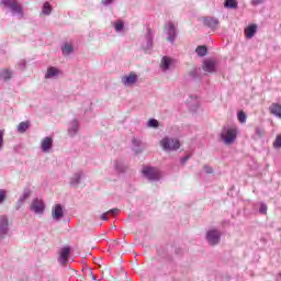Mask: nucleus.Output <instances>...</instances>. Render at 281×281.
Masks as SVG:
<instances>
[{
    "label": "nucleus",
    "mask_w": 281,
    "mask_h": 281,
    "mask_svg": "<svg viewBox=\"0 0 281 281\" xmlns=\"http://www.w3.org/2000/svg\"><path fill=\"white\" fill-rule=\"evenodd\" d=\"M0 5L4 8V10H10L13 16H20L23 19V7L19 3V0H1Z\"/></svg>",
    "instance_id": "obj_1"
},
{
    "label": "nucleus",
    "mask_w": 281,
    "mask_h": 281,
    "mask_svg": "<svg viewBox=\"0 0 281 281\" xmlns=\"http://www.w3.org/2000/svg\"><path fill=\"white\" fill-rule=\"evenodd\" d=\"M236 137H238V128L236 127H224L221 133V138L226 144V146H231L236 142Z\"/></svg>",
    "instance_id": "obj_2"
},
{
    "label": "nucleus",
    "mask_w": 281,
    "mask_h": 281,
    "mask_svg": "<svg viewBox=\"0 0 281 281\" xmlns=\"http://www.w3.org/2000/svg\"><path fill=\"white\" fill-rule=\"evenodd\" d=\"M160 146L164 150H179L181 143L177 138L165 137L160 140Z\"/></svg>",
    "instance_id": "obj_3"
},
{
    "label": "nucleus",
    "mask_w": 281,
    "mask_h": 281,
    "mask_svg": "<svg viewBox=\"0 0 281 281\" xmlns=\"http://www.w3.org/2000/svg\"><path fill=\"white\" fill-rule=\"evenodd\" d=\"M142 172L148 181H159L161 179V172L155 167H144Z\"/></svg>",
    "instance_id": "obj_4"
},
{
    "label": "nucleus",
    "mask_w": 281,
    "mask_h": 281,
    "mask_svg": "<svg viewBox=\"0 0 281 281\" xmlns=\"http://www.w3.org/2000/svg\"><path fill=\"white\" fill-rule=\"evenodd\" d=\"M137 74L135 72H130L128 75H124L123 77H121V82L123 85V87H135V85H137Z\"/></svg>",
    "instance_id": "obj_5"
},
{
    "label": "nucleus",
    "mask_w": 281,
    "mask_h": 281,
    "mask_svg": "<svg viewBox=\"0 0 281 281\" xmlns=\"http://www.w3.org/2000/svg\"><path fill=\"white\" fill-rule=\"evenodd\" d=\"M10 233V223L5 215L0 216V240H3Z\"/></svg>",
    "instance_id": "obj_6"
},
{
    "label": "nucleus",
    "mask_w": 281,
    "mask_h": 281,
    "mask_svg": "<svg viewBox=\"0 0 281 281\" xmlns=\"http://www.w3.org/2000/svg\"><path fill=\"white\" fill-rule=\"evenodd\" d=\"M31 210L35 214H44V212H45V202H43V200H41L38 198L33 199V201L31 203Z\"/></svg>",
    "instance_id": "obj_7"
},
{
    "label": "nucleus",
    "mask_w": 281,
    "mask_h": 281,
    "mask_svg": "<svg viewBox=\"0 0 281 281\" xmlns=\"http://www.w3.org/2000/svg\"><path fill=\"white\" fill-rule=\"evenodd\" d=\"M85 177V172L79 170L72 175L69 181L70 188H78L80 183H82V178Z\"/></svg>",
    "instance_id": "obj_8"
},
{
    "label": "nucleus",
    "mask_w": 281,
    "mask_h": 281,
    "mask_svg": "<svg viewBox=\"0 0 281 281\" xmlns=\"http://www.w3.org/2000/svg\"><path fill=\"white\" fill-rule=\"evenodd\" d=\"M80 131V122L78 120H72L68 123V135L69 137H76Z\"/></svg>",
    "instance_id": "obj_9"
},
{
    "label": "nucleus",
    "mask_w": 281,
    "mask_h": 281,
    "mask_svg": "<svg viewBox=\"0 0 281 281\" xmlns=\"http://www.w3.org/2000/svg\"><path fill=\"white\" fill-rule=\"evenodd\" d=\"M167 30V41L169 43H175V38H177V29L175 27V23L169 22L166 26Z\"/></svg>",
    "instance_id": "obj_10"
},
{
    "label": "nucleus",
    "mask_w": 281,
    "mask_h": 281,
    "mask_svg": "<svg viewBox=\"0 0 281 281\" xmlns=\"http://www.w3.org/2000/svg\"><path fill=\"white\" fill-rule=\"evenodd\" d=\"M202 69H203V71H205V74H215L216 72V61H214V59L204 60Z\"/></svg>",
    "instance_id": "obj_11"
},
{
    "label": "nucleus",
    "mask_w": 281,
    "mask_h": 281,
    "mask_svg": "<svg viewBox=\"0 0 281 281\" xmlns=\"http://www.w3.org/2000/svg\"><path fill=\"white\" fill-rule=\"evenodd\" d=\"M206 239L209 240L210 245H218L221 241V233H218V231H210L206 234Z\"/></svg>",
    "instance_id": "obj_12"
},
{
    "label": "nucleus",
    "mask_w": 281,
    "mask_h": 281,
    "mask_svg": "<svg viewBox=\"0 0 281 281\" xmlns=\"http://www.w3.org/2000/svg\"><path fill=\"white\" fill-rule=\"evenodd\" d=\"M53 147L54 139L49 136L44 137L41 144L42 153H49V150H52Z\"/></svg>",
    "instance_id": "obj_13"
},
{
    "label": "nucleus",
    "mask_w": 281,
    "mask_h": 281,
    "mask_svg": "<svg viewBox=\"0 0 281 281\" xmlns=\"http://www.w3.org/2000/svg\"><path fill=\"white\" fill-rule=\"evenodd\" d=\"M52 216H53V221H60V218L65 216V211H63L61 204H56L55 206H53Z\"/></svg>",
    "instance_id": "obj_14"
},
{
    "label": "nucleus",
    "mask_w": 281,
    "mask_h": 281,
    "mask_svg": "<svg viewBox=\"0 0 281 281\" xmlns=\"http://www.w3.org/2000/svg\"><path fill=\"white\" fill-rule=\"evenodd\" d=\"M176 60L171 57L165 56L161 58L160 68L162 71H168L171 67H173Z\"/></svg>",
    "instance_id": "obj_15"
},
{
    "label": "nucleus",
    "mask_w": 281,
    "mask_h": 281,
    "mask_svg": "<svg viewBox=\"0 0 281 281\" xmlns=\"http://www.w3.org/2000/svg\"><path fill=\"white\" fill-rule=\"evenodd\" d=\"M13 76H14V70L10 68H2L0 70V80H4V82L12 80Z\"/></svg>",
    "instance_id": "obj_16"
},
{
    "label": "nucleus",
    "mask_w": 281,
    "mask_h": 281,
    "mask_svg": "<svg viewBox=\"0 0 281 281\" xmlns=\"http://www.w3.org/2000/svg\"><path fill=\"white\" fill-rule=\"evenodd\" d=\"M131 150H132V153H134V155H139V153H142V139L140 138L134 137L132 139Z\"/></svg>",
    "instance_id": "obj_17"
},
{
    "label": "nucleus",
    "mask_w": 281,
    "mask_h": 281,
    "mask_svg": "<svg viewBox=\"0 0 281 281\" xmlns=\"http://www.w3.org/2000/svg\"><path fill=\"white\" fill-rule=\"evenodd\" d=\"M114 168H115L116 172H119L120 175H124V172H126V170H128V165L126 164V161H124L122 159H117L114 162Z\"/></svg>",
    "instance_id": "obj_18"
},
{
    "label": "nucleus",
    "mask_w": 281,
    "mask_h": 281,
    "mask_svg": "<svg viewBox=\"0 0 281 281\" xmlns=\"http://www.w3.org/2000/svg\"><path fill=\"white\" fill-rule=\"evenodd\" d=\"M69 254H71V248L70 247H64L60 250V262H63V265H67V262H69Z\"/></svg>",
    "instance_id": "obj_19"
},
{
    "label": "nucleus",
    "mask_w": 281,
    "mask_h": 281,
    "mask_svg": "<svg viewBox=\"0 0 281 281\" xmlns=\"http://www.w3.org/2000/svg\"><path fill=\"white\" fill-rule=\"evenodd\" d=\"M204 25L211 27V30H216L218 27V20L215 18H205Z\"/></svg>",
    "instance_id": "obj_20"
},
{
    "label": "nucleus",
    "mask_w": 281,
    "mask_h": 281,
    "mask_svg": "<svg viewBox=\"0 0 281 281\" xmlns=\"http://www.w3.org/2000/svg\"><path fill=\"white\" fill-rule=\"evenodd\" d=\"M269 111L272 115H276V117H279V120H281V104L272 103L269 108Z\"/></svg>",
    "instance_id": "obj_21"
},
{
    "label": "nucleus",
    "mask_w": 281,
    "mask_h": 281,
    "mask_svg": "<svg viewBox=\"0 0 281 281\" xmlns=\"http://www.w3.org/2000/svg\"><path fill=\"white\" fill-rule=\"evenodd\" d=\"M258 31V25L252 24L245 29V36L246 38H254V35Z\"/></svg>",
    "instance_id": "obj_22"
},
{
    "label": "nucleus",
    "mask_w": 281,
    "mask_h": 281,
    "mask_svg": "<svg viewBox=\"0 0 281 281\" xmlns=\"http://www.w3.org/2000/svg\"><path fill=\"white\" fill-rule=\"evenodd\" d=\"M145 40L147 43L146 48L150 49V47H153V30L149 26L146 29Z\"/></svg>",
    "instance_id": "obj_23"
},
{
    "label": "nucleus",
    "mask_w": 281,
    "mask_h": 281,
    "mask_svg": "<svg viewBox=\"0 0 281 281\" xmlns=\"http://www.w3.org/2000/svg\"><path fill=\"white\" fill-rule=\"evenodd\" d=\"M58 74H60V70H58V68H56V67L50 66L47 68L45 78L46 79L56 78V76H58Z\"/></svg>",
    "instance_id": "obj_24"
},
{
    "label": "nucleus",
    "mask_w": 281,
    "mask_h": 281,
    "mask_svg": "<svg viewBox=\"0 0 281 281\" xmlns=\"http://www.w3.org/2000/svg\"><path fill=\"white\" fill-rule=\"evenodd\" d=\"M120 209H111L110 211L101 214V221H109V216H117Z\"/></svg>",
    "instance_id": "obj_25"
},
{
    "label": "nucleus",
    "mask_w": 281,
    "mask_h": 281,
    "mask_svg": "<svg viewBox=\"0 0 281 281\" xmlns=\"http://www.w3.org/2000/svg\"><path fill=\"white\" fill-rule=\"evenodd\" d=\"M61 53L64 54V56H69L74 54V46L69 43L64 44L61 46Z\"/></svg>",
    "instance_id": "obj_26"
},
{
    "label": "nucleus",
    "mask_w": 281,
    "mask_h": 281,
    "mask_svg": "<svg viewBox=\"0 0 281 281\" xmlns=\"http://www.w3.org/2000/svg\"><path fill=\"white\" fill-rule=\"evenodd\" d=\"M30 196H32V189H30V187H26L23 189L20 200L24 201V203H25V201H27V199H30Z\"/></svg>",
    "instance_id": "obj_27"
},
{
    "label": "nucleus",
    "mask_w": 281,
    "mask_h": 281,
    "mask_svg": "<svg viewBox=\"0 0 281 281\" xmlns=\"http://www.w3.org/2000/svg\"><path fill=\"white\" fill-rule=\"evenodd\" d=\"M30 128V121L21 122L18 125V133H25Z\"/></svg>",
    "instance_id": "obj_28"
},
{
    "label": "nucleus",
    "mask_w": 281,
    "mask_h": 281,
    "mask_svg": "<svg viewBox=\"0 0 281 281\" xmlns=\"http://www.w3.org/2000/svg\"><path fill=\"white\" fill-rule=\"evenodd\" d=\"M224 8H229L231 10H236V8H238V2L236 0H226L224 2Z\"/></svg>",
    "instance_id": "obj_29"
},
{
    "label": "nucleus",
    "mask_w": 281,
    "mask_h": 281,
    "mask_svg": "<svg viewBox=\"0 0 281 281\" xmlns=\"http://www.w3.org/2000/svg\"><path fill=\"white\" fill-rule=\"evenodd\" d=\"M42 14H45L46 16H49V14H52V4H49V2H45L43 4Z\"/></svg>",
    "instance_id": "obj_30"
},
{
    "label": "nucleus",
    "mask_w": 281,
    "mask_h": 281,
    "mask_svg": "<svg viewBox=\"0 0 281 281\" xmlns=\"http://www.w3.org/2000/svg\"><path fill=\"white\" fill-rule=\"evenodd\" d=\"M113 27L115 32H123L124 31V21L117 20L114 24Z\"/></svg>",
    "instance_id": "obj_31"
},
{
    "label": "nucleus",
    "mask_w": 281,
    "mask_h": 281,
    "mask_svg": "<svg viewBox=\"0 0 281 281\" xmlns=\"http://www.w3.org/2000/svg\"><path fill=\"white\" fill-rule=\"evenodd\" d=\"M198 56H206L207 54V47L206 46H198L196 49H195Z\"/></svg>",
    "instance_id": "obj_32"
},
{
    "label": "nucleus",
    "mask_w": 281,
    "mask_h": 281,
    "mask_svg": "<svg viewBox=\"0 0 281 281\" xmlns=\"http://www.w3.org/2000/svg\"><path fill=\"white\" fill-rule=\"evenodd\" d=\"M5 199H8V191L5 189H0V205L5 203Z\"/></svg>",
    "instance_id": "obj_33"
},
{
    "label": "nucleus",
    "mask_w": 281,
    "mask_h": 281,
    "mask_svg": "<svg viewBox=\"0 0 281 281\" xmlns=\"http://www.w3.org/2000/svg\"><path fill=\"white\" fill-rule=\"evenodd\" d=\"M237 120H238V122H240V124H245V122H247V114H245V112L240 111L237 114Z\"/></svg>",
    "instance_id": "obj_34"
},
{
    "label": "nucleus",
    "mask_w": 281,
    "mask_h": 281,
    "mask_svg": "<svg viewBox=\"0 0 281 281\" xmlns=\"http://www.w3.org/2000/svg\"><path fill=\"white\" fill-rule=\"evenodd\" d=\"M26 65L27 63L25 61V59H21L18 61L16 68L20 69V71H25Z\"/></svg>",
    "instance_id": "obj_35"
},
{
    "label": "nucleus",
    "mask_w": 281,
    "mask_h": 281,
    "mask_svg": "<svg viewBox=\"0 0 281 281\" xmlns=\"http://www.w3.org/2000/svg\"><path fill=\"white\" fill-rule=\"evenodd\" d=\"M147 126H149V128H157V126H159V121H157L155 119H150L147 122Z\"/></svg>",
    "instance_id": "obj_36"
},
{
    "label": "nucleus",
    "mask_w": 281,
    "mask_h": 281,
    "mask_svg": "<svg viewBox=\"0 0 281 281\" xmlns=\"http://www.w3.org/2000/svg\"><path fill=\"white\" fill-rule=\"evenodd\" d=\"M23 205H25V202L23 200H20V198H19L14 205L15 212H19V210H21V207H23Z\"/></svg>",
    "instance_id": "obj_37"
},
{
    "label": "nucleus",
    "mask_w": 281,
    "mask_h": 281,
    "mask_svg": "<svg viewBox=\"0 0 281 281\" xmlns=\"http://www.w3.org/2000/svg\"><path fill=\"white\" fill-rule=\"evenodd\" d=\"M274 148H281V134L277 136L276 142L273 143Z\"/></svg>",
    "instance_id": "obj_38"
},
{
    "label": "nucleus",
    "mask_w": 281,
    "mask_h": 281,
    "mask_svg": "<svg viewBox=\"0 0 281 281\" xmlns=\"http://www.w3.org/2000/svg\"><path fill=\"white\" fill-rule=\"evenodd\" d=\"M3 130H0V150H3Z\"/></svg>",
    "instance_id": "obj_39"
},
{
    "label": "nucleus",
    "mask_w": 281,
    "mask_h": 281,
    "mask_svg": "<svg viewBox=\"0 0 281 281\" xmlns=\"http://www.w3.org/2000/svg\"><path fill=\"white\" fill-rule=\"evenodd\" d=\"M113 1H115V0H101V3H102V5H111V3H113Z\"/></svg>",
    "instance_id": "obj_40"
},
{
    "label": "nucleus",
    "mask_w": 281,
    "mask_h": 281,
    "mask_svg": "<svg viewBox=\"0 0 281 281\" xmlns=\"http://www.w3.org/2000/svg\"><path fill=\"white\" fill-rule=\"evenodd\" d=\"M259 212H260L261 214H267V205L262 204L261 207H260V210H259Z\"/></svg>",
    "instance_id": "obj_41"
},
{
    "label": "nucleus",
    "mask_w": 281,
    "mask_h": 281,
    "mask_svg": "<svg viewBox=\"0 0 281 281\" xmlns=\"http://www.w3.org/2000/svg\"><path fill=\"white\" fill-rule=\"evenodd\" d=\"M262 3V0H251L252 5H260Z\"/></svg>",
    "instance_id": "obj_42"
},
{
    "label": "nucleus",
    "mask_w": 281,
    "mask_h": 281,
    "mask_svg": "<svg viewBox=\"0 0 281 281\" xmlns=\"http://www.w3.org/2000/svg\"><path fill=\"white\" fill-rule=\"evenodd\" d=\"M204 170L207 172V175H212L213 172L212 167H204Z\"/></svg>",
    "instance_id": "obj_43"
},
{
    "label": "nucleus",
    "mask_w": 281,
    "mask_h": 281,
    "mask_svg": "<svg viewBox=\"0 0 281 281\" xmlns=\"http://www.w3.org/2000/svg\"><path fill=\"white\" fill-rule=\"evenodd\" d=\"M188 159H190V157H188V156H186L184 158H183V164H186V161H188Z\"/></svg>",
    "instance_id": "obj_44"
},
{
    "label": "nucleus",
    "mask_w": 281,
    "mask_h": 281,
    "mask_svg": "<svg viewBox=\"0 0 281 281\" xmlns=\"http://www.w3.org/2000/svg\"><path fill=\"white\" fill-rule=\"evenodd\" d=\"M257 133H258V135H262V131H260V130H257Z\"/></svg>",
    "instance_id": "obj_45"
},
{
    "label": "nucleus",
    "mask_w": 281,
    "mask_h": 281,
    "mask_svg": "<svg viewBox=\"0 0 281 281\" xmlns=\"http://www.w3.org/2000/svg\"><path fill=\"white\" fill-rule=\"evenodd\" d=\"M92 280H97V279H95V276H92Z\"/></svg>",
    "instance_id": "obj_46"
}]
</instances>
